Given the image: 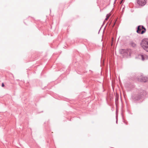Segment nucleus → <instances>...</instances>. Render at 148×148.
I'll list each match as a JSON object with an SVG mask.
<instances>
[{"mask_svg":"<svg viewBox=\"0 0 148 148\" xmlns=\"http://www.w3.org/2000/svg\"><path fill=\"white\" fill-rule=\"evenodd\" d=\"M147 0H137V3L139 5L143 6L147 3Z\"/></svg>","mask_w":148,"mask_h":148,"instance_id":"39448f33","label":"nucleus"},{"mask_svg":"<svg viewBox=\"0 0 148 148\" xmlns=\"http://www.w3.org/2000/svg\"><path fill=\"white\" fill-rule=\"evenodd\" d=\"M146 31L145 28L143 25H139L137 27L136 32L139 34H143Z\"/></svg>","mask_w":148,"mask_h":148,"instance_id":"20e7f679","label":"nucleus"},{"mask_svg":"<svg viewBox=\"0 0 148 148\" xmlns=\"http://www.w3.org/2000/svg\"><path fill=\"white\" fill-rule=\"evenodd\" d=\"M110 16V15H108V14H107L106 16V18H105V20H107L108 18H109V17Z\"/></svg>","mask_w":148,"mask_h":148,"instance_id":"1a4fd4ad","label":"nucleus"},{"mask_svg":"<svg viewBox=\"0 0 148 148\" xmlns=\"http://www.w3.org/2000/svg\"><path fill=\"white\" fill-rule=\"evenodd\" d=\"M130 50L129 49H121L119 50L120 53L124 57H128L131 55Z\"/></svg>","mask_w":148,"mask_h":148,"instance_id":"7ed1b4c3","label":"nucleus"},{"mask_svg":"<svg viewBox=\"0 0 148 148\" xmlns=\"http://www.w3.org/2000/svg\"><path fill=\"white\" fill-rule=\"evenodd\" d=\"M139 57L143 61L148 59V56L145 54H140L139 55Z\"/></svg>","mask_w":148,"mask_h":148,"instance_id":"423d86ee","label":"nucleus"},{"mask_svg":"<svg viewBox=\"0 0 148 148\" xmlns=\"http://www.w3.org/2000/svg\"><path fill=\"white\" fill-rule=\"evenodd\" d=\"M117 123V120L116 119V123Z\"/></svg>","mask_w":148,"mask_h":148,"instance_id":"9b49d317","label":"nucleus"},{"mask_svg":"<svg viewBox=\"0 0 148 148\" xmlns=\"http://www.w3.org/2000/svg\"><path fill=\"white\" fill-rule=\"evenodd\" d=\"M147 77H141L140 81L142 82H145L147 81Z\"/></svg>","mask_w":148,"mask_h":148,"instance_id":"0eeeda50","label":"nucleus"},{"mask_svg":"<svg viewBox=\"0 0 148 148\" xmlns=\"http://www.w3.org/2000/svg\"><path fill=\"white\" fill-rule=\"evenodd\" d=\"M1 86L2 87H3L4 86V84L3 83H2V85H1Z\"/></svg>","mask_w":148,"mask_h":148,"instance_id":"9d476101","label":"nucleus"},{"mask_svg":"<svg viewBox=\"0 0 148 148\" xmlns=\"http://www.w3.org/2000/svg\"><path fill=\"white\" fill-rule=\"evenodd\" d=\"M131 45L133 47H134L136 46V44L135 43L133 42H131Z\"/></svg>","mask_w":148,"mask_h":148,"instance_id":"6e6552de","label":"nucleus"},{"mask_svg":"<svg viewBox=\"0 0 148 148\" xmlns=\"http://www.w3.org/2000/svg\"><path fill=\"white\" fill-rule=\"evenodd\" d=\"M140 45L144 50L148 52V39H143L140 42Z\"/></svg>","mask_w":148,"mask_h":148,"instance_id":"f03ea898","label":"nucleus"},{"mask_svg":"<svg viewBox=\"0 0 148 148\" xmlns=\"http://www.w3.org/2000/svg\"><path fill=\"white\" fill-rule=\"evenodd\" d=\"M146 94V93L145 90H140L138 92L132 96V100L134 102H136L141 99Z\"/></svg>","mask_w":148,"mask_h":148,"instance_id":"f257e3e1","label":"nucleus"}]
</instances>
